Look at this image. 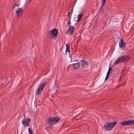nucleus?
<instances>
[{"label": "nucleus", "mask_w": 134, "mask_h": 134, "mask_svg": "<svg viewBox=\"0 0 134 134\" xmlns=\"http://www.w3.org/2000/svg\"><path fill=\"white\" fill-rule=\"evenodd\" d=\"M116 123V122L105 123L103 129L105 131H110L113 128V127L115 125Z\"/></svg>", "instance_id": "1"}, {"label": "nucleus", "mask_w": 134, "mask_h": 134, "mask_svg": "<svg viewBox=\"0 0 134 134\" xmlns=\"http://www.w3.org/2000/svg\"><path fill=\"white\" fill-rule=\"evenodd\" d=\"M130 59V58L129 56L124 55L119 57L118 59L114 63L117 64L120 62L126 61L129 60Z\"/></svg>", "instance_id": "2"}, {"label": "nucleus", "mask_w": 134, "mask_h": 134, "mask_svg": "<svg viewBox=\"0 0 134 134\" xmlns=\"http://www.w3.org/2000/svg\"><path fill=\"white\" fill-rule=\"evenodd\" d=\"M59 120V119L57 117H51L48 118V122L51 125H54L58 122Z\"/></svg>", "instance_id": "3"}, {"label": "nucleus", "mask_w": 134, "mask_h": 134, "mask_svg": "<svg viewBox=\"0 0 134 134\" xmlns=\"http://www.w3.org/2000/svg\"><path fill=\"white\" fill-rule=\"evenodd\" d=\"M121 124L123 126L130 125L134 124V120L123 121L121 122Z\"/></svg>", "instance_id": "4"}, {"label": "nucleus", "mask_w": 134, "mask_h": 134, "mask_svg": "<svg viewBox=\"0 0 134 134\" xmlns=\"http://www.w3.org/2000/svg\"><path fill=\"white\" fill-rule=\"evenodd\" d=\"M74 31V27L70 25L68 29V30L66 32V34L69 35H72Z\"/></svg>", "instance_id": "5"}, {"label": "nucleus", "mask_w": 134, "mask_h": 134, "mask_svg": "<svg viewBox=\"0 0 134 134\" xmlns=\"http://www.w3.org/2000/svg\"><path fill=\"white\" fill-rule=\"evenodd\" d=\"M46 84V83H43L40 85L37 90V94H41V91H42L43 88Z\"/></svg>", "instance_id": "6"}, {"label": "nucleus", "mask_w": 134, "mask_h": 134, "mask_svg": "<svg viewBox=\"0 0 134 134\" xmlns=\"http://www.w3.org/2000/svg\"><path fill=\"white\" fill-rule=\"evenodd\" d=\"M118 38L119 40V47L121 48H122L123 47H125V43H124L123 39L120 37Z\"/></svg>", "instance_id": "7"}, {"label": "nucleus", "mask_w": 134, "mask_h": 134, "mask_svg": "<svg viewBox=\"0 0 134 134\" xmlns=\"http://www.w3.org/2000/svg\"><path fill=\"white\" fill-rule=\"evenodd\" d=\"M30 121V119H26L23 120L22 121L23 125L27 127L29 124Z\"/></svg>", "instance_id": "8"}, {"label": "nucleus", "mask_w": 134, "mask_h": 134, "mask_svg": "<svg viewBox=\"0 0 134 134\" xmlns=\"http://www.w3.org/2000/svg\"><path fill=\"white\" fill-rule=\"evenodd\" d=\"M75 61L76 62L72 64V66L75 69H78L79 66L78 61L77 60H76Z\"/></svg>", "instance_id": "9"}, {"label": "nucleus", "mask_w": 134, "mask_h": 134, "mask_svg": "<svg viewBox=\"0 0 134 134\" xmlns=\"http://www.w3.org/2000/svg\"><path fill=\"white\" fill-rule=\"evenodd\" d=\"M16 13L17 15V16L18 17L19 14H22L23 13V10L21 8H18L17 9L16 12Z\"/></svg>", "instance_id": "10"}, {"label": "nucleus", "mask_w": 134, "mask_h": 134, "mask_svg": "<svg viewBox=\"0 0 134 134\" xmlns=\"http://www.w3.org/2000/svg\"><path fill=\"white\" fill-rule=\"evenodd\" d=\"M81 64L82 66L86 67L87 66L88 63L86 61L82 59L81 60Z\"/></svg>", "instance_id": "11"}, {"label": "nucleus", "mask_w": 134, "mask_h": 134, "mask_svg": "<svg viewBox=\"0 0 134 134\" xmlns=\"http://www.w3.org/2000/svg\"><path fill=\"white\" fill-rule=\"evenodd\" d=\"M52 32V34L56 36L57 35L58 31L57 29H54L50 31V32Z\"/></svg>", "instance_id": "12"}, {"label": "nucleus", "mask_w": 134, "mask_h": 134, "mask_svg": "<svg viewBox=\"0 0 134 134\" xmlns=\"http://www.w3.org/2000/svg\"><path fill=\"white\" fill-rule=\"evenodd\" d=\"M82 14H79L78 15L77 17L78 18V19L76 21L77 22H78L80 21L81 19V18L82 16Z\"/></svg>", "instance_id": "13"}, {"label": "nucleus", "mask_w": 134, "mask_h": 134, "mask_svg": "<svg viewBox=\"0 0 134 134\" xmlns=\"http://www.w3.org/2000/svg\"><path fill=\"white\" fill-rule=\"evenodd\" d=\"M28 130L29 134H34L32 132V130L30 128H28Z\"/></svg>", "instance_id": "14"}, {"label": "nucleus", "mask_w": 134, "mask_h": 134, "mask_svg": "<svg viewBox=\"0 0 134 134\" xmlns=\"http://www.w3.org/2000/svg\"><path fill=\"white\" fill-rule=\"evenodd\" d=\"M66 49L65 52H69L70 51L69 48L68 47L67 44L66 45Z\"/></svg>", "instance_id": "15"}, {"label": "nucleus", "mask_w": 134, "mask_h": 134, "mask_svg": "<svg viewBox=\"0 0 134 134\" xmlns=\"http://www.w3.org/2000/svg\"><path fill=\"white\" fill-rule=\"evenodd\" d=\"M110 69H111V68H109L108 71L107 72V75H109Z\"/></svg>", "instance_id": "16"}, {"label": "nucleus", "mask_w": 134, "mask_h": 134, "mask_svg": "<svg viewBox=\"0 0 134 134\" xmlns=\"http://www.w3.org/2000/svg\"><path fill=\"white\" fill-rule=\"evenodd\" d=\"M58 88L57 87H55V88L53 89L54 90H55V92H56L57 90H58Z\"/></svg>", "instance_id": "17"}, {"label": "nucleus", "mask_w": 134, "mask_h": 134, "mask_svg": "<svg viewBox=\"0 0 134 134\" xmlns=\"http://www.w3.org/2000/svg\"><path fill=\"white\" fill-rule=\"evenodd\" d=\"M106 2V0H103L102 2V4H103L104 3Z\"/></svg>", "instance_id": "18"}, {"label": "nucleus", "mask_w": 134, "mask_h": 134, "mask_svg": "<svg viewBox=\"0 0 134 134\" xmlns=\"http://www.w3.org/2000/svg\"><path fill=\"white\" fill-rule=\"evenodd\" d=\"M108 76V75H106V77L105 79V81H106L107 79Z\"/></svg>", "instance_id": "19"}, {"label": "nucleus", "mask_w": 134, "mask_h": 134, "mask_svg": "<svg viewBox=\"0 0 134 134\" xmlns=\"http://www.w3.org/2000/svg\"><path fill=\"white\" fill-rule=\"evenodd\" d=\"M18 6V5H17L16 4H15L14 5V6H13V9L14 8V7H15V6Z\"/></svg>", "instance_id": "20"}, {"label": "nucleus", "mask_w": 134, "mask_h": 134, "mask_svg": "<svg viewBox=\"0 0 134 134\" xmlns=\"http://www.w3.org/2000/svg\"><path fill=\"white\" fill-rule=\"evenodd\" d=\"M68 24H69L70 25V22L69 21L68 23Z\"/></svg>", "instance_id": "21"}, {"label": "nucleus", "mask_w": 134, "mask_h": 134, "mask_svg": "<svg viewBox=\"0 0 134 134\" xmlns=\"http://www.w3.org/2000/svg\"><path fill=\"white\" fill-rule=\"evenodd\" d=\"M69 11L68 12V14H69Z\"/></svg>", "instance_id": "22"}, {"label": "nucleus", "mask_w": 134, "mask_h": 134, "mask_svg": "<svg viewBox=\"0 0 134 134\" xmlns=\"http://www.w3.org/2000/svg\"><path fill=\"white\" fill-rule=\"evenodd\" d=\"M122 75H123V74H122H122H121V76H122Z\"/></svg>", "instance_id": "23"}, {"label": "nucleus", "mask_w": 134, "mask_h": 134, "mask_svg": "<svg viewBox=\"0 0 134 134\" xmlns=\"http://www.w3.org/2000/svg\"><path fill=\"white\" fill-rule=\"evenodd\" d=\"M102 7V5L101 6V7L100 8H101Z\"/></svg>", "instance_id": "24"}]
</instances>
